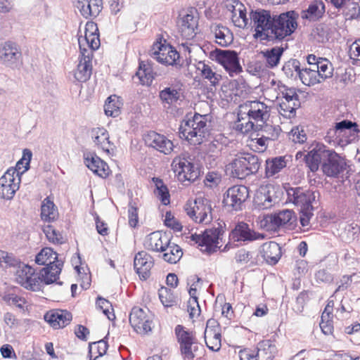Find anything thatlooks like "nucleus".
Instances as JSON below:
<instances>
[{
	"label": "nucleus",
	"mask_w": 360,
	"mask_h": 360,
	"mask_svg": "<svg viewBox=\"0 0 360 360\" xmlns=\"http://www.w3.org/2000/svg\"><path fill=\"white\" fill-rule=\"evenodd\" d=\"M96 24L87 22L84 37L78 39L81 58L75 72V78L79 82H85L91 75L93 51L101 44Z\"/></svg>",
	"instance_id": "f257e3e1"
},
{
	"label": "nucleus",
	"mask_w": 360,
	"mask_h": 360,
	"mask_svg": "<svg viewBox=\"0 0 360 360\" xmlns=\"http://www.w3.org/2000/svg\"><path fill=\"white\" fill-rule=\"evenodd\" d=\"M207 115L195 112L192 117L186 116L179 127L180 136L185 138L191 144L200 145L209 134Z\"/></svg>",
	"instance_id": "f03ea898"
},
{
	"label": "nucleus",
	"mask_w": 360,
	"mask_h": 360,
	"mask_svg": "<svg viewBox=\"0 0 360 360\" xmlns=\"http://www.w3.org/2000/svg\"><path fill=\"white\" fill-rule=\"evenodd\" d=\"M298 17L295 11L274 15L269 42H280L290 36L297 27Z\"/></svg>",
	"instance_id": "7ed1b4c3"
},
{
	"label": "nucleus",
	"mask_w": 360,
	"mask_h": 360,
	"mask_svg": "<svg viewBox=\"0 0 360 360\" xmlns=\"http://www.w3.org/2000/svg\"><path fill=\"white\" fill-rule=\"evenodd\" d=\"M224 233L222 226L218 223L217 226L207 229L200 234H192L191 240L198 245L202 252L211 254L220 248L219 241Z\"/></svg>",
	"instance_id": "20e7f679"
},
{
	"label": "nucleus",
	"mask_w": 360,
	"mask_h": 360,
	"mask_svg": "<svg viewBox=\"0 0 360 360\" xmlns=\"http://www.w3.org/2000/svg\"><path fill=\"white\" fill-rule=\"evenodd\" d=\"M249 15L250 24L255 28V38L269 42L274 15L269 11L259 8L252 10Z\"/></svg>",
	"instance_id": "39448f33"
},
{
	"label": "nucleus",
	"mask_w": 360,
	"mask_h": 360,
	"mask_svg": "<svg viewBox=\"0 0 360 360\" xmlns=\"http://www.w3.org/2000/svg\"><path fill=\"white\" fill-rule=\"evenodd\" d=\"M231 166L233 175L243 179L257 173L261 166V162L257 155L247 153L238 155L231 162Z\"/></svg>",
	"instance_id": "423d86ee"
},
{
	"label": "nucleus",
	"mask_w": 360,
	"mask_h": 360,
	"mask_svg": "<svg viewBox=\"0 0 360 360\" xmlns=\"http://www.w3.org/2000/svg\"><path fill=\"white\" fill-rule=\"evenodd\" d=\"M172 167L179 181L181 182H193L200 176V169L192 162V159L188 154L176 157L172 161Z\"/></svg>",
	"instance_id": "0eeeda50"
},
{
	"label": "nucleus",
	"mask_w": 360,
	"mask_h": 360,
	"mask_svg": "<svg viewBox=\"0 0 360 360\" xmlns=\"http://www.w3.org/2000/svg\"><path fill=\"white\" fill-rule=\"evenodd\" d=\"M186 214L195 222L208 224L212 220L211 202L204 198H198L193 203L187 202L184 206Z\"/></svg>",
	"instance_id": "6e6552de"
},
{
	"label": "nucleus",
	"mask_w": 360,
	"mask_h": 360,
	"mask_svg": "<svg viewBox=\"0 0 360 360\" xmlns=\"http://www.w3.org/2000/svg\"><path fill=\"white\" fill-rule=\"evenodd\" d=\"M60 265H61V263L53 269H51V266L44 267L39 274L34 273L32 268L26 289L39 291L44 284L49 285L56 282L59 278V274H60Z\"/></svg>",
	"instance_id": "1a4fd4ad"
},
{
	"label": "nucleus",
	"mask_w": 360,
	"mask_h": 360,
	"mask_svg": "<svg viewBox=\"0 0 360 360\" xmlns=\"http://www.w3.org/2000/svg\"><path fill=\"white\" fill-rule=\"evenodd\" d=\"M213 60L221 64L231 77H233L242 72L243 69L239 63L238 53L232 50H221L216 49L211 52Z\"/></svg>",
	"instance_id": "9d476101"
},
{
	"label": "nucleus",
	"mask_w": 360,
	"mask_h": 360,
	"mask_svg": "<svg viewBox=\"0 0 360 360\" xmlns=\"http://www.w3.org/2000/svg\"><path fill=\"white\" fill-rule=\"evenodd\" d=\"M241 115L248 116L255 124L265 123L270 116V107L257 100L248 101L239 106Z\"/></svg>",
	"instance_id": "9b49d317"
},
{
	"label": "nucleus",
	"mask_w": 360,
	"mask_h": 360,
	"mask_svg": "<svg viewBox=\"0 0 360 360\" xmlns=\"http://www.w3.org/2000/svg\"><path fill=\"white\" fill-rule=\"evenodd\" d=\"M22 63V55L20 46L8 41L0 44V65L11 69H18Z\"/></svg>",
	"instance_id": "f8f14e48"
},
{
	"label": "nucleus",
	"mask_w": 360,
	"mask_h": 360,
	"mask_svg": "<svg viewBox=\"0 0 360 360\" xmlns=\"http://www.w3.org/2000/svg\"><path fill=\"white\" fill-rule=\"evenodd\" d=\"M20 183V172L13 167L8 169L0 178V198L7 200L13 199Z\"/></svg>",
	"instance_id": "ddd939ff"
},
{
	"label": "nucleus",
	"mask_w": 360,
	"mask_h": 360,
	"mask_svg": "<svg viewBox=\"0 0 360 360\" xmlns=\"http://www.w3.org/2000/svg\"><path fill=\"white\" fill-rule=\"evenodd\" d=\"M333 150H330L322 143L314 142L309 147L307 154L304 155V162L311 172H315L320 163H323L325 159Z\"/></svg>",
	"instance_id": "4468645a"
},
{
	"label": "nucleus",
	"mask_w": 360,
	"mask_h": 360,
	"mask_svg": "<svg viewBox=\"0 0 360 360\" xmlns=\"http://www.w3.org/2000/svg\"><path fill=\"white\" fill-rule=\"evenodd\" d=\"M129 323L136 333L146 334L152 329V314L148 309L134 307L129 314Z\"/></svg>",
	"instance_id": "2eb2a0df"
},
{
	"label": "nucleus",
	"mask_w": 360,
	"mask_h": 360,
	"mask_svg": "<svg viewBox=\"0 0 360 360\" xmlns=\"http://www.w3.org/2000/svg\"><path fill=\"white\" fill-rule=\"evenodd\" d=\"M249 197L248 188L243 185H236L229 188L224 193L223 203L237 211L241 210L242 205Z\"/></svg>",
	"instance_id": "dca6fc26"
},
{
	"label": "nucleus",
	"mask_w": 360,
	"mask_h": 360,
	"mask_svg": "<svg viewBox=\"0 0 360 360\" xmlns=\"http://www.w3.org/2000/svg\"><path fill=\"white\" fill-rule=\"evenodd\" d=\"M288 200L300 210L313 209L312 202L315 200L314 193L300 187L290 188L287 190Z\"/></svg>",
	"instance_id": "f3484780"
},
{
	"label": "nucleus",
	"mask_w": 360,
	"mask_h": 360,
	"mask_svg": "<svg viewBox=\"0 0 360 360\" xmlns=\"http://www.w3.org/2000/svg\"><path fill=\"white\" fill-rule=\"evenodd\" d=\"M153 50L152 57L160 63L166 65L176 64L179 58V53L171 45L167 44L165 40L163 44L161 41L154 44Z\"/></svg>",
	"instance_id": "a211bd4d"
},
{
	"label": "nucleus",
	"mask_w": 360,
	"mask_h": 360,
	"mask_svg": "<svg viewBox=\"0 0 360 360\" xmlns=\"http://www.w3.org/2000/svg\"><path fill=\"white\" fill-rule=\"evenodd\" d=\"M296 220L295 213L290 210H283L277 213L268 214L264 219V225L269 230L276 231L281 227L292 225Z\"/></svg>",
	"instance_id": "6ab92c4d"
},
{
	"label": "nucleus",
	"mask_w": 360,
	"mask_h": 360,
	"mask_svg": "<svg viewBox=\"0 0 360 360\" xmlns=\"http://www.w3.org/2000/svg\"><path fill=\"white\" fill-rule=\"evenodd\" d=\"M230 240L234 242L248 243L264 238V234L255 232L245 222H238L229 233Z\"/></svg>",
	"instance_id": "aec40b11"
},
{
	"label": "nucleus",
	"mask_w": 360,
	"mask_h": 360,
	"mask_svg": "<svg viewBox=\"0 0 360 360\" xmlns=\"http://www.w3.org/2000/svg\"><path fill=\"white\" fill-rule=\"evenodd\" d=\"M207 347L213 352H218L221 347V327L215 319L207 321L204 333Z\"/></svg>",
	"instance_id": "412c9836"
},
{
	"label": "nucleus",
	"mask_w": 360,
	"mask_h": 360,
	"mask_svg": "<svg viewBox=\"0 0 360 360\" xmlns=\"http://www.w3.org/2000/svg\"><path fill=\"white\" fill-rule=\"evenodd\" d=\"M143 140L146 146L153 148L165 155L171 153L173 150L174 144L172 141L165 136L154 131L146 134L143 136Z\"/></svg>",
	"instance_id": "4be33fe9"
},
{
	"label": "nucleus",
	"mask_w": 360,
	"mask_h": 360,
	"mask_svg": "<svg viewBox=\"0 0 360 360\" xmlns=\"http://www.w3.org/2000/svg\"><path fill=\"white\" fill-rule=\"evenodd\" d=\"M345 162L334 150L325 159L321 165L324 174L330 177H337L345 169Z\"/></svg>",
	"instance_id": "5701e85b"
},
{
	"label": "nucleus",
	"mask_w": 360,
	"mask_h": 360,
	"mask_svg": "<svg viewBox=\"0 0 360 360\" xmlns=\"http://www.w3.org/2000/svg\"><path fill=\"white\" fill-rule=\"evenodd\" d=\"M153 266L152 257L145 251L136 254L134 259V267L141 280H146L150 276V269Z\"/></svg>",
	"instance_id": "b1692460"
},
{
	"label": "nucleus",
	"mask_w": 360,
	"mask_h": 360,
	"mask_svg": "<svg viewBox=\"0 0 360 360\" xmlns=\"http://www.w3.org/2000/svg\"><path fill=\"white\" fill-rule=\"evenodd\" d=\"M91 137L96 147L103 150L108 155H111L113 153L114 144L109 140V134L105 128L97 127L92 129Z\"/></svg>",
	"instance_id": "393cba45"
},
{
	"label": "nucleus",
	"mask_w": 360,
	"mask_h": 360,
	"mask_svg": "<svg viewBox=\"0 0 360 360\" xmlns=\"http://www.w3.org/2000/svg\"><path fill=\"white\" fill-rule=\"evenodd\" d=\"M72 319V314L63 309L52 310L44 315V320L54 329L65 327L70 323Z\"/></svg>",
	"instance_id": "a878e982"
},
{
	"label": "nucleus",
	"mask_w": 360,
	"mask_h": 360,
	"mask_svg": "<svg viewBox=\"0 0 360 360\" xmlns=\"http://www.w3.org/2000/svg\"><path fill=\"white\" fill-rule=\"evenodd\" d=\"M75 6L85 18H95L103 8L102 0H75Z\"/></svg>",
	"instance_id": "bb28decb"
},
{
	"label": "nucleus",
	"mask_w": 360,
	"mask_h": 360,
	"mask_svg": "<svg viewBox=\"0 0 360 360\" xmlns=\"http://www.w3.org/2000/svg\"><path fill=\"white\" fill-rule=\"evenodd\" d=\"M35 262L39 265H45L46 267L51 266V269L61 263L60 270L63 266V262L58 258V254L51 248L41 249L35 257Z\"/></svg>",
	"instance_id": "cd10ccee"
},
{
	"label": "nucleus",
	"mask_w": 360,
	"mask_h": 360,
	"mask_svg": "<svg viewBox=\"0 0 360 360\" xmlns=\"http://www.w3.org/2000/svg\"><path fill=\"white\" fill-rule=\"evenodd\" d=\"M169 240L167 236L160 231H155L148 235L144 240V247L154 252H164V247Z\"/></svg>",
	"instance_id": "c85d7f7f"
},
{
	"label": "nucleus",
	"mask_w": 360,
	"mask_h": 360,
	"mask_svg": "<svg viewBox=\"0 0 360 360\" xmlns=\"http://www.w3.org/2000/svg\"><path fill=\"white\" fill-rule=\"evenodd\" d=\"M261 254L268 264L274 265L281 257V248L277 243L269 241L262 245Z\"/></svg>",
	"instance_id": "c756f323"
},
{
	"label": "nucleus",
	"mask_w": 360,
	"mask_h": 360,
	"mask_svg": "<svg viewBox=\"0 0 360 360\" xmlns=\"http://www.w3.org/2000/svg\"><path fill=\"white\" fill-rule=\"evenodd\" d=\"M179 31L183 37L189 39L195 35V29L197 28V20L191 14L184 15L178 22Z\"/></svg>",
	"instance_id": "7c9ffc66"
},
{
	"label": "nucleus",
	"mask_w": 360,
	"mask_h": 360,
	"mask_svg": "<svg viewBox=\"0 0 360 360\" xmlns=\"http://www.w3.org/2000/svg\"><path fill=\"white\" fill-rule=\"evenodd\" d=\"M211 31L214 34L216 42L221 46L226 47L233 41V35L231 30L220 24L212 25Z\"/></svg>",
	"instance_id": "2f4dec72"
},
{
	"label": "nucleus",
	"mask_w": 360,
	"mask_h": 360,
	"mask_svg": "<svg viewBox=\"0 0 360 360\" xmlns=\"http://www.w3.org/2000/svg\"><path fill=\"white\" fill-rule=\"evenodd\" d=\"M257 349L256 360H272L276 353V345L270 340L259 342Z\"/></svg>",
	"instance_id": "473e14b6"
},
{
	"label": "nucleus",
	"mask_w": 360,
	"mask_h": 360,
	"mask_svg": "<svg viewBox=\"0 0 360 360\" xmlns=\"http://www.w3.org/2000/svg\"><path fill=\"white\" fill-rule=\"evenodd\" d=\"M325 13V5L321 0L312 1L307 10L303 12L302 18L311 21L319 20Z\"/></svg>",
	"instance_id": "72a5a7b5"
},
{
	"label": "nucleus",
	"mask_w": 360,
	"mask_h": 360,
	"mask_svg": "<svg viewBox=\"0 0 360 360\" xmlns=\"http://www.w3.org/2000/svg\"><path fill=\"white\" fill-rule=\"evenodd\" d=\"M159 98L162 104L171 106L181 99L180 89L173 86L165 87L159 92Z\"/></svg>",
	"instance_id": "f704fd0d"
},
{
	"label": "nucleus",
	"mask_w": 360,
	"mask_h": 360,
	"mask_svg": "<svg viewBox=\"0 0 360 360\" xmlns=\"http://www.w3.org/2000/svg\"><path fill=\"white\" fill-rule=\"evenodd\" d=\"M164 249L163 259L169 263H176L183 255L181 248L176 244L171 243L169 240L166 243Z\"/></svg>",
	"instance_id": "c9c22d12"
},
{
	"label": "nucleus",
	"mask_w": 360,
	"mask_h": 360,
	"mask_svg": "<svg viewBox=\"0 0 360 360\" xmlns=\"http://www.w3.org/2000/svg\"><path fill=\"white\" fill-rule=\"evenodd\" d=\"M174 332L179 347L190 343H195L197 341L195 333L186 329L181 325H177L175 327Z\"/></svg>",
	"instance_id": "e433bc0d"
},
{
	"label": "nucleus",
	"mask_w": 360,
	"mask_h": 360,
	"mask_svg": "<svg viewBox=\"0 0 360 360\" xmlns=\"http://www.w3.org/2000/svg\"><path fill=\"white\" fill-rule=\"evenodd\" d=\"M286 167V161L283 156L268 159L266 161V176L269 178L280 172Z\"/></svg>",
	"instance_id": "4c0bfd02"
},
{
	"label": "nucleus",
	"mask_w": 360,
	"mask_h": 360,
	"mask_svg": "<svg viewBox=\"0 0 360 360\" xmlns=\"http://www.w3.org/2000/svg\"><path fill=\"white\" fill-rule=\"evenodd\" d=\"M196 68L200 72L201 77L208 80L212 86H216L219 83L221 75L214 72L212 66L209 64L204 61H200L197 64Z\"/></svg>",
	"instance_id": "58836bf2"
},
{
	"label": "nucleus",
	"mask_w": 360,
	"mask_h": 360,
	"mask_svg": "<svg viewBox=\"0 0 360 360\" xmlns=\"http://www.w3.org/2000/svg\"><path fill=\"white\" fill-rule=\"evenodd\" d=\"M255 131H262L263 134L262 136L269 141H271L278 139L281 129L278 125H272L266 121L265 123L256 124Z\"/></svg>",
	"instance_id": "ea45409f"
},
{
	"label": "nucleus",
	"mask_w": 360,
	"mask_h": 360,
	"mask_svg": "<svg viewBox=\"0 0 360 360\" xmlns=\"http://www.w3.org/2000/svg\"><path fill=\"white\" fill-rule=\"evenodd\" d=\"M283 51L284 49L278 46L262 51V54L266 60V66L269 68L276 67L280 62Z\"/></svg>",
	"instance_id": "a19ab883"
},
{
	"label": "nucleus",
	"mask_w": 360,
	"mask_h": 360,
	"mask_svg": "<svg viewBox=\"0 0 360 360\" xmlns=\"http://www.w3.org/2000/svg\"><path fill=\"white\" fill-rule=\"evenodd\" d=\"M58 217V210L49 197L46 198L41 206V217L44 221H51Z\"/></svg>",
	"instance_id": "79ce46f5"
},
{
	"label": "nucleus",
	"mask_w": 360,
	"mask_h": 360,
	"mask_svg": "<svg viewBox=\"0 0 360 360\" xmlns=\"http://www.w3.org/2000/svg\"><path fill=\"white\" fill-rule=\"evenodd\" d=\"M299 78L302 83L307 86H313L321 83L319 74L314 68H301Z\"/></svg>",
	"instance_id": "37998d69"
},
{
	"label": "nucleus",
	"mask_w": 360,
	"mask_h": 360,
	"mask_svg": "<svg viewBox=\"0 0 360 360\" xmlns=\"http://www.w3.org/2000/svg\"><path fill=\"white\" fill-rule=\"evenodd\" d=\"M314 69L319 74L321 82L325 81L326 79L330 78L333 74V67L332 63L326 58H323L319 63L314 66Z\"/></svg>",
	"instance_id": "c03bdc74"
},
{
	"label": "nucleus",
	"mask_w": 360,
	"mask_h": 360,
	"mask_svg": "<svg viewBox=\"0 0 360 360\" xmlns=\"http://www.w3.org/2000/svg\"><path fill=\"white\" fill-rule=\"evenodd\" d=\"M122 105L119 97L115 95L109 96L104 105L105 115L114 117H117L120 114Z\"/></svg>",
	"instance_id": "a18cd8bd"
},
{
	"label": "nucleus",
	"mask_w": 360,
	"mask_h": 360,
	"mask_svg": "<svg viewBox=\"0 0 360 360\" xmlns=\"http://www.w3.org/2000/svg\"><path fill=\"white\" fill-rule=\"evenodd\" d=\"M256 124L250 120L248 116L241 115V109L239 107L238 120L235 123V129L242 134H246L252 130H255Z\"/></svg>",
	"instance_id": "49530a36"
},
{
	"label": "nucleus",
	"mask_w": 360,
	"mask_h": 360,
	"mask_svg": "<svg viewBox=\"0 0 360 360\" xmlns=\"http://www.w3.org/2000/svg\"><path fill=\"white\" fill-rule=\"evenodd\" d=\"M282 70L288 78L297 80L299 78V72L301 70L300 63L297 59H291L285 63Z\"/></svg>",
	"instance_id": "de8ad7c7"
},
{
	"label": "nucleus",
	"mask_w": 360,
	"mask_h": 360,
	"mask_svg": "<svg viewBox=\"0 0 360 360\" xmlns=\"http://www.w3.org/2000/svg\"><path fill=\"white\" fill-rule=\"evenodd\" d=\"M155 184L154 193L161 202L167 205L170 202V195L167 187L165 185L162 179L153 178Z\"/></svg>",
	"instance_id": "09e8293b"
},
{
	"label": "nucleus",
	"mask_w": 360,
	"mask_h": 360,
	"mask_svg": "<svg viewBox=\"0 0 360 360\" xmlns=\"http://www.w3.org/2000/svg\"><path fill=\"white\" fill-rule=\"evenodd\" d=\"M200 349H203L202 346L198 345V341L179 347L180 354L184 360H193L198 356Z\"/></svg>",
	"instance_id": "8fccbe9b"
},
{
	"label": "nucleus",
	"mask_w": 360,
	"mask_h": 360,
	"mask_svg": "<svg viewBox=\"0 0 360 360\" xmlns=\"http://www.w3.org/2000/svg\"><path fill=\"white\" fill-rule=\"evenodd\" d=\"M236 11H238V15H231L233 23L240 28L245 27L249 23V18L247 17L245 6L243 4H238Z\"/></svg>",
	"instance_id": "3c124183"
},
{
	"label": "nucleus",
	"mask_w": 360,
	"mask_h": 360,
	"mask_svg": "<svg viewBox=\"0 0 360 360\" xmlns=\"http://www.w3.org/2000/svg\"><path fill=\"white\" fill-rule=\"evenodd\" d=\"M300 106V101H282L279 104V113L286 117L291 118L295 116L296 110Z\"/></svg>",
	"instance_id": "603ef678"
},
{
	"label": "nucleus",
	"mask_w": 360,
	"mask_h": 360,
	"mask_svg": "<svg viewBox=\"0 0 360 360\" xmlns=\"http://www.w3.org/2000/svg\"><path fill=\"white\" fill-rule=\"evenodd\" d=\"M342 13L347 20L355 19L360 14V7L354 0H349L342 8Z\"/></svg>",
	"instance_id": "864d4df0"
},
{
	"label": "nucleus",
	"mask_w": 360,
	"mask_h": 360,
	"mask_svg": "<svg viewBox=\"0 0 360 360\" xmlns=\"http://www.w3.org/2000/svg\"><path fill=\"white\" fill-rule=\"evenodd\" d=\"M43 231L49 241L56 244H62L64 243V238L61 233L56 231L52 226L48 225L44 226Z\"/></svg>",
	"instance_id": "5fc2aeb1"
},
{
	"label": "nucleus",
	"mask_w": 360,
	"mask_h": 360,
	"mask_svg": "<svg viewBox=\"0 0 360 360\" xmlns=\"http://www.w3.org/2000/svg\"><path fill=\"white\" fill-rule=\"evenodd\" d=\"M159 297L162 304L166 307H172L176 303V297L171 290L167 288H162L159 290Z\"/></svg>",
	"instance_id": "6e6d98bb"
},
{
	"label": "nucleus",
	"mask_w": 360,
	"mask_h": 360,
	"mask_svg": "<svg viewBox=\"0 0 360 360\" xmlns=\"http://www.w3.org/2000/svg\"><path fill=\"white\" fill-rule=\"evenodd\" d=\"M96 306L102 309L103 313L108 317L109 320H113L115 318L113 309L110 302L103 297H98L96 300Z\"/></svg>",
	"instance_id": "4d7b16f0"
},
{
	"label": "nucleus",
	"mask_w": 360,
	"mask_h": 360,
	"mask_svg": "<svg viewBox=\"0 0 360 360\" xmlns=\"http://www.w3.org/2000/svg\"><path fill=\"white\" fill-rule=\"evenodd\" d=\"M32 271V268L30 266L25 265L22 268L17 270L15 274V281L20 285L26 288L27 285V280L29 274Z\"/></svg>",
	"instance_id": "13d9d810"
},
{
	"label": "nucleus",
	"mask_w": 360,
	"mask_h": 360,
	"mask_svg": "<svg viewBox=\"0 0 360 360\" xmlns=\"http://www.w3.org/2000/svg\"><path fill=\"white\" fill-rule=\"evenodd\" d=\"M4 301L11 306H15L19 309H23L26 304V300L24 297H20L14 293L6 294L3 297Z\"/></svg>",
	"instance_id": "bf43d9fd"
},
{
	"label": "nucleus",
	"mask_w": 360,
	"mask_h": 360,
	"mask_svg": "<svg viewBox=\"0 0 360 360\" xmlns=\"http://www.w3.org/2000/svg\"><path fill=\"white\" fill-rule=\"evenodd\" d=\"M84 164L93 172L96 171V166L99 164L102 165V160L98 157L95 153H84Z\"/></svg>",
	"instance_id": "052dcab7"
},
{
	"label": "nucleus",
	"mask_w": 360,
	"mask_h": 360,
	"mask_svg": "<svg viewBox=\"0 0 360 360\" xmlns=\"http://www.w3.org/2000/svg\"><path fill=\"white\" fill-rule=\"evenodd\" d=\"M136 75L139 78L141 84L143 85H150L153 79L151 70L148 68H143L142 67V63H140L139 69L136 72Z\"/></svg>",
	"instance_id": "680f3d73"
},
{
	"label": "nucleus",
	"mask_w": 360,
	"mask_h": 360,
	"mask_svg": "<svg viewBox=\"0 0 360 360\" xmlns=\"http://www.w3.org/2000/svg\"><path fill=\"white\" fill-rule=\"evenodd\" d=\"M205 151L207 152L208 158H213L214 159L218 158L222 149V144L218 141H213L205 145Z\"/></svg>",
	"instance_id": "e2e57ef3"
},
{
	"label": "nucleus",
	"mask_w": 360,
	"mask_h": 360,
	"mask_svg": "<svg viewBox=\"0 0 360 360\" xmlns=\"http://www.w3.org/2000/svg\"><path fill=\"white\" fill-rule=\"evenodd\" d=\"M255 202L261 209L264 210L268 209L272 205L271 196L263 193H257Z\"/></svg>",
	"instance_id": "0e129e2a"
},
{
	"label": "nucleus",
	"mask_w": 360,
	"mask_h": 360,
	"mask_svg": "<svg viewBox=\"0 0 360 360\" xmlns=\"http://www.w3.org/2000/svg\"><path fill=\"white\" fill-rule=\"evenodd\" d=\"M89 347L90 354L92 353L93 350H96L98 356H96V358H97L98 356H102L106 353L108 345L106 341L101 340L96 342H94L93 344H90Z\"/></svg>",
	"instance_id": "69168bd1"
},
{
	"label": "nucleus",
	"mask_w": 360,
	"mask_h": 360,
	"mask_svg": "<svg viewBox=\"0 0 360 360\" xmlns=\"http://www.w3.org/2000/svg\"><path fill=\"white\" fill-rule=\"evenodd\" d=\"M15 264L16 260L12 254L0 250V268L14 266Z\"/></svg>",
	"instance_id": "338daca9"
},
{
	"label": "nucleus",
	"mask_w": 360,
	"mask_h": 360,
	"mask_svg": "<svg viewBox=\"0 0 360 360\" xmlns=\"http://www.w3.org/2000/svg\"><path fill=\"white\" fill-rule=\"evenodd\" d=\"M165 224L175 231H181L182 230L181 224L174 219L170 212H167L165 214Z\"/></svg>",
	"instance_id": "774afa93"
}]
</instances>
